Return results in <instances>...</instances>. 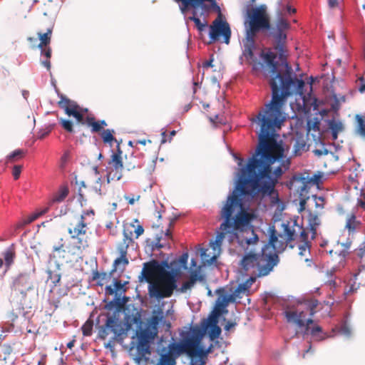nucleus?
<instances>
[{
  "label": "nucleus",
  "mask_w": 365,
  "mask_h": 365,
  "mask_svg": "<svg viewBox=\"0 0 365 365\" xmlns=\"http://www.w3.org/2000/svg\"><path fill=\"white\" fill-rule=\"evenodd\" d=\"M63 244H61L60 245L58 246H55L53 247V252H60L61 250H62L63 252H64L65 250H63Z\"/></svg>",
  "instance_id": "nucleus-61"
},
{
  "label": "nucleus",
  "mask_w": 365,
  "mask_h": 365,
  "mask_svg": "<svg viewBox=\"0 0 365 365\" xmlns=\"http://www.w3.org/2000/svg\"><path fill=\"white\" fill-rule=\"evenodd\" d=\"M68 195V188L66 186L61 187L58 192L54 195L53 200L54 202L63 201Z\"/></svg>",
  "instance_id": "nucleus-38"
},
{
  "label": "nucleus",
  "mask_w": 365,
  "mask_h": 365,
  "mask_svg": "<svg viewBox=\"0 0 365 365\" xmlns=\"http://www.w3.org/2000/svg\"><path fill=\"white\" fill-rule=\"evenodd\" d=\"M235 323H233V322H228L225 327V330H230L232 327H235Z\"/></svg>",
  "instance_id": "nucleus-63"
},
{
  "label": "nucleus",
  "mask_w": 365,
  "mask_h": 365,
  "mask_svg": "<svg viewBox=\"0 0 365 365\" xmlns=\"http://www.w3.org/2000/svg\"><path fill=\"white\" fill-rule=\"evenodd\" d=\"M287 12L289 14H294L296 12V9L294 8H292L291 6L287 5L286 7Z\"/></svg>",
  "instance_id": "nucleus-62"
},
{
  "label": "nucleus",
  "mask_w": 365,
  "mask_h": 365,
  "mask_svg": "<svg viewBox=\"0 0 365 365\" xmlns=\"http://www.w3.org/2000/svg\"><path fill=\"white\" fill-rule=\"evenodd\" d=\"M247 245L255 244L258 242V237L257 235H255L253 238H250L246 240Z\"/></svg>",
  "instance_id": "nucleus-56"
},
{
  "label": "nucleus",
  "mask_w": 365,
  "mask_h": 365,
  "mask_svg": "<svg viewBox=\"0 0 365 365\" xmlns=\"http://www.w3.org/2000/svg\"><path fill=\"white\" fill-rule=\"evenodd\" d=\"M316 206L317 207H319L320 209H322L324 207V197H319L316 198Z\"/></svg>",
  "instance_id": "nucleus-52"
},
{
  "label": "nucleus",
  "mask_w": 365,
  "mask_h": 365,
  "mask_svg": "<svg viewBox=\"0 0 365 365\" xmlns=\"http://www.w3.org/2000/svg\"><path fill=\"white\" fill-rule=\"evenodd\" d=\"M59 123L61 125L63 128L68 133L73 132V123L71 120H65L63 118L59 119Z\"/></svg>",
  "instance_id": "nucleus-44"
},
{
  "label": "nucleus",
  "mask_w": 365,
  "mask_h": 365,
  "mask_svg": "<svg viewBox=\"0 0 365 365\" xmlns=\"http://www.w3.org/2000/svg\"><path fill=\"white\" fill-rule=\"evenodd\" d=\"M209 327L195 325L180 332V337L184 340L187 355L190 358L191 365H205V358L212 351V344L207 349L200 345L203 336L207 333L209 334Z\"/></svg>",
  "instance_id": "nucleus-6"
},
{
  "label": "nucleus",
  "mask_w": 365,
  "mask_h": 365,
  "mask_svg": "<svg viewBox=\"0 0 365 365\" xmlns=\"http://www.w3.org/2000/svg\"><path fill=\"white\" fill-rule=\"evenodd\" d=\"M356 251L357 256L362 258L365 255V243L361 244Z\"/></svg>",
  "instance_id": "nucleus-50"
},
{
  "label": "nucleus",
  "mask_w": 365,
  "mask_h": 365,
  "mask_svg": "<svg viewBox=\"0 0 365 365\" xmlns=\"http://www.w3.org/2000/svg\"><path fill=\"white\" fill-rule=\"evenodd\" d=\"M197 10H195L193 16L190 17V19L192 21H194L196 27L200 31H202L204 30V29L207 26V23H202L200 19L195 16Z\"/></svg>",
  "instance_id": "nucleus-43"
},
{
  "label": "nucleus",
  "mask_w": 365,
  "mask_h": 365,
  "mask_svg": "<svg viewBox=\"0 0 365 365\" xmlns=\"http://www.w3.org/2000/svg\"><path fill=\"white\" fill-rule=\"evenodd\" d=\"M93 321L88 319L81 327L84 336H91L92 334Z\"/></svg>",
  "instance_id": "nucleus-41"
},
{
  "label": "nucleus",
  "mask_w": 365,
  "mask_h": 365,
  "mask_svg": "<svg viewBox=\"0 0 365 365\" xmlns=\"http://www.w3.org/2000/svg\"><path fill=\"white\" fill-rule=\"evenodd\" d=\"M361 227V222L356 220L354 214L348 215L345 227L348 230L349 233H354L359 230Z\"/></svg>",
  "instance_id": "nucleus-22"
},
{
  "label": "nucleus",
  "mask_w": 365,
  "mask_h": 365,
  "mask_svg": "<svg viewBox=\"0 0 365 365\" xmlns=\"http://www.w3.org/2000/svg\"><path fill=\"white\" fill-rule=\"evenodd\" d=\"M168 263L160 264L157 260H152L143 265L140 279H145L149 284L150 297H170L174 290L186 292L192 288L196 282L202 280V276L197 271L191 272L190 278L185 282L180 289H177V280L175 273L165 269Z\"/></svg>",
  "instance_id": "nucleus-3"
},
{
  "label": "nucleus",
  "mask_w": 365,
  "mask_h": 365,
  "mask_svg": "<svg viewBox=\"0 0 365 365\" xmlns=\"http://www.w3.org/2000/svg\"><path fill=\"white\" fill-rule=\"evenodd\" d=\"M26 153V152L22 149H17L14 150L6 157V163H15L22 159L23 158H24Z\"/></svg>",
  "instance_id": "nucleus-32"
},
{
  "label": "nucleus",
  "mask_w": 365,
  "mask_h": 365,
  "mask_svg": "<svg viewBox=\"0 0 365 365\" xmlns=\"http://www.w3.org/2000/svg\"><path fill=\"white\" fill-rule=\"evenodd\" d=\"M322 178L323 175L321 173H318L317 174L313 175L310 178L309 182L314 185H319V184L322 183Z\"/></svg>",
  "instance_id": "nucleus-45"
},
{
  "label": "nucleus",
  "mask_w": 365,
  "mask_h": 365,
  "mask_svg": "<svg viewBox=\"0 0 365 365\" xmlns=\"http://www.w3.org/2000/svg\"><path fill=\"white\" fill-rule=\"evenodd\" d=\"M249 281L246 282L243 284H240L235 292L231 294L229 293L225 288H220L216 290V294L217 297H238L240 294H246L247 296L250 295L249 287L250 285Z\"/></svg>",
  "instance_id": "nucleus-17"
},
{
  "label": "nucleus",
  "mask_w": 365,
  "mask_h": 365,
  "mask_svg": "<svg viewBox=\"0 0 365 365\" xmlns=\"http://www.w3.org/2000/svg\"><path fill=\"white\" fill-rule=\"evenodd\" d=\"M290 227H294V232H295V238L297 236V233H299V240L302 242V244L306 242L309 244L308 241V234L306 232V230L301 226L298 225L295 222L293 224H290Z\"/></svg>",
  "instance_id": "nucleus-29"
},
{
  "label": "nucleus",
  "mask_w": 365,
  "mask_h": 365,
  "mask_svg": "<svg viewBox=\"0 0 365 365\" xmlns=\"http://www.w3.org/2000/svg\"><path fill=\"white\" fill-rule=\"evenodd\" d=\"M10 318H11L10 320L11 322V325L13 327H14L16 321L18 319V317L16 315H15L14 314H11L10 316Z\"/></svg>",
  "instance_id": "nucleus-60"
},
{
  "label": "nucleus",
  "mask_w": 365,
  "mask_h": 365,
  "mask_svg": "<svg viewBox=\"0 0 365 365\" xmlns=\"http://www.w3.org/2000/svg\"><path fill=\"white\" fill-rule=\"evenodd\" d=\"M238 298H217L214 309L207 319H203L200 325L209 327V337L211 341L217 339L221 334V328L218 326V319L227 312V307L230 302H237Z\"/></svg>",
  "instance_id": "nucleus-7"
},
{
  "label": "nucleus",
  "mask_w": 365,
  "mask_h": 365,
  "mask_svg": "<svg viewBox=\"0 0 365 365\" xmlns=\"http://www.w3.org/2000/svg\"><path fill=\"white\" fill-rule=\"evenodd\" d=\"M308 222L311 227V230L313 231V234H315L317 227L320 224V220L318 215L310 212L308 216Z\"/></svg>",
  "instance_id": "nucleus-34"
},
{
  "label": "nucleus",
  "mask_w": 365,
  "mask_h": 365,
  "mask_svg": "<svg viewBox=\"0 0 365 365\" xmlns=\"http://www.w3.org/2000/svg\"><path fill=\"white\" fill-rule=\"evenodd\" d=\"M47 303H48L49 304H53V308H51V309L52 311H54L57 307H58V303H59V301L58 300L57 302H54L53 300H51V299H48L47 300Z\"/></svg>",
  "instance_id": "nucleus-55"
},
{
  "label": "nucleus",
  "mask_w": 365,
  "mask_h": 365,
  "mask_svg": "<svg viewBox=\"0 0 365 365\" xmlns=\"http://www.w3.org/2000/svg\"><path fill=\"white\" fill-rule=\"evenodd\" d=\"M128 282L114 278L112 284L105 287L106 295H113L114 297H126L125 292L128 289Z\"/></svg>",
  "instance_id": "nucleus-15"
},
{
  "label": "nucleus",
  "mask_w": 365,
  "mask_h": 365,
  "mask_svg": "<svg viewBox=\"0 0 365 365\" xmlns=\"http://www.w3.org/2000/svg\"><path fill=\"white\" fill-rule=\"evenodd\" d=\"M85 125L91 128L92 133H99L102 130L99 121H96L93 116H86Z\"/></svg>",
  "instance_id": "nucleus-31"
},
{
  "label": "nucleus",
  "mask_w": 365,
  "mask_h": 365,
  "mask_svg": "<svg viewBox=\"0 0 365 365\" xmlns=\"http://www.w3.org/2000/svg\"><path fill=\"white\" fill-rule=\"evenodd\" d=\"M128 264H129V259L127 257V256H119L113 261L111 273H113V272H116L117 270L123 272L125 269V267Z\"/></svg>",
  "instance_id": "nucleus-23"
},
{
  "label": "nucleus",
  "mask_w": 365,
  "mask_h": 365,
  "mask_svg": "<svg viewBox=\"0 0 365 365\" xmlns=\"http://www.w3.org/2000/svg\"><path fill=\"white\" fill-rule=\"evenodd\" d=\"M144 232L143 227L140 225L138 220H135L133 222L126 223L123 226V236L121 242L116 245V251L120 256H127L128 249L133 242V235L135 238H138Z\"/></svg>",
  "instance_id": "nucleus-8"
},
{
  "label": "nucleus",
  "mask_w": 365,
  "mask_h": 365,
  "mask_svg": "<svg viewBox=\"0 0 365 365\" xmlns=\"http://www.w3.org/2000/svg\"><path fill=\"white\" fill-rule=\"evenodd\" d=\"M47 274V283L50 282L49 286L51 287L50 292L53 294L61 295V293L59 292V287L61 286V273L59 272L58 268H55L52 269L51 268H48L46 271Z\"/></svg>",
  "instance_id": "nucleus-16"
},
{
  "label": "nucleus",
  "mask_w": 365,
  "mask_h": 365,
  "mask_svg": "<svg viewBox=\"0 0 365 365\" xmlns=\"http://www.w3.org/2000/svg\"><path fill=\"white\" fill-rule=\"evenodd\" d=\"M299 256L300 257V259L304 262H308L309 256L310 255V250H309V245L308 243H303L301 245H299Z\"/></svg>",
  "instance_id": "nucleus-33"
},
{
  "label": "nucleus",
  "mask_w": 365,
  "mask_h": 365,
  "mask_svg": "<svg viewBox=\"0 0 365 365\" xmlns=\"http://www.w3.org/2000/svg\"><path fill=\"white\" fill-rule=\"evenodd\" d=\"M94 216V211L93 210L84 211L80 216V218H83L84 221H86V217Z\"/></svg>",
  "instance_id": "nucleus-51"
},
{
  "label": "nucleus",
  "mask_w": 365,
  "mask_h": 365,
  "mask_svg": "<svg viewBox=\"0 0 365 365\" xmlns=\"http://www.w3.org/2000/svg\"><path fill=\"white\" fill-rule=\"evenodd\" d=\"M355 119L357 122L356 130L358 133L365 137V117L361 115H356Z\"/></svg>",
  "instance_id": "nucleus-35"
},
{
  "label": "nucleus",
  "mask_w": 365,
  "mask_h": 365,
  "mask_svg": "<svg viewBox=\"0 0 365 365\" xmlns=\"http://www.w3.org/2000/svg\"><path fill=\"white\" fill-rule=\"evenodd\" d=\"M112 273L108 274L106 272H99L98 271H93L92 273V279L93 281L97 282V284L103 286L104 283L108 282L110 279Z\"/></svg>",
  "instance_id": "nucleus-25"
},
{
  "label": "nucleus",
  "mask_w": 365,
  "mask_h": 365,
  "mask_svg": "<svg viewBox=\"0 0 365 365\" xmlns=\"http://www.w3.org/2000/svg\"><path fill=\"white\" fill-rule=\"evenodd\" d=\"M361 286L359 284V282L356 279H354V277H351L344 287V294H354L356 293L357 289Z\"/></svg>",
  "instance_id": "nucleus-26"
},
{
  "label": "nucleus",
  "mask_w": 365,
  "mask_h": 365,
  "mask_svg": "<svg viewBox=\"0 0 365 365\" xmlns=\"http://www.w3.org/2000/svg\"><path fill=\"white\" fill-rule=\"evenodd\" d=\"M245 22L246 36L243 40V54L245 58L253 59L255 37L262 31L272 40L274 51L262 53L269 67V85L272 99L266 103L257 115L250 118L258 129V145L255 153L247 163H291L284 156V150L276 139L277 132L281 129L286 116L283 107L287 98L294 93H302L304 82L293 76L292 68L287 62V31L290 24L282 16L270 23L265 5L252 8L247 12Z\"/></svg>",
  "instance_id": "nucleus-1"
},
{
  "label": "nucleus",
  "mask_w": 365,
  "mask_h": 365,
  "mask_svg": "<svg viewBox=\"0 0 365 365\" xmlns=\"http://www.w3.org/2000/svg\"><path fill=\"white\" fill-rule=\"evenodd\" d=\"M334 269H331V270H329L327 272V276L328 277V282L329 283V285H335L336 282L333 279V276H334Z\"/></svg>",
  "instance_id": "nucleus-49"
},
{
  "label": "nucleus",
  "mask_w": 365,
  "mask_h": 365,
  "mask_svg": "<svg viewBox=\"0 0 365 365\" xmlns=\"http://www.w3.org/2000/svg\"><path fill=\"white\" fill-rule=\"evenodd\" d=\"M58 105L64 110L66 114L75 118L78 123L85 125L84 113L87 111V109L81 108L76 102L62 94L60 95V101L58 102Z\"/></svg>",
  "instance_id": "nucleus-13"
},
{
  "label": "nucleus",
  "mask_w": 365,
  "mask_h": 365,
  "mask_svg": "<svg viewBox=\"0 0 365 365\" xmlns=\"http://www.w3.org/2000/svg\"><path fill=\"white\" fill-rule=\"evenodd\" d=\"M22 170V166L17 165H14L12 170V175L14 176V180H17L19 178L21 173Z\"/></svg>",
  "instance_id": "nucleus-47"
},
{
  "label": "nucleus",
  "mask_w": 365,
  "mask_h": 365,
  "mask_svg": "<svg viewBox=\"0 0 365 365\" xmlns=\"http://www.w3.org/2000/svg\"><path fill=\"white\" fill-rule=\"evenodd\" d=\"M361 199L358 200V205L363 209H365V189H362L361 192Z\"/></svg>",
  "instance_id": "nucleus-48"
},
{
  "label": "nucleus",
  "mask_w": 365,
  "mask_h": 365,
  "mask_svg": "<svg viewBox=\"0 0 365 365\" xmlns=\"http://www.w3.org/2000/svg\"><path fill=\"white\" fill-rule=\"evenodd\" d=\"M130 298H113L109 302L108 308L113 309L115 307L116 311H120L124 305L129 302Z\"/></svg>",
  "instance_id": "nucleus-30"
},
{
  "label": "nucleus",
  "mask_w": 365,
  "mask_h": 365,
  "mask_svg": "<svg viewBox=\"0 0 365 365\" xmlns=\"http://www.w3.org/2000/svg\"><path fill=\"white\" fill-rule=\"evenodd\" d=\"M3 256L5 262L6 268V269H9L10 267L13 264L14 259L16 257V252L14 248L13 247L8 248L3 253Z\"/></svg>",
  "instance_id": "nucleus-27"
},
{
  "label": "nucleus",
  "mask_w": 365,
  "mask_h": 365,
  "mask_svg": "<svg viewBox=\"0 0 365 365\" xmlns=\"http://www.w3.org/2000/svg\"><path fill=\"white\" fill-rule=\"evenodd\" d=\"M283 231L278 234L274 228L270 230L269 240L262 249L261 254L250 252L241 261L245 271L256 268L258 277L268 275L279 263L278 253L282 252L289 242L295 240L294 227L290 222L282 223Z\"/></svg>",
  "instance_id": "nucleus-2"
},
{
  "label": "nucleus",
  "mask_w": 365,
  "mask_h": 365,
  "mask_svg": "<svg viewBox=\"0 0 365 365\" xmlns=\"http://www.w3.org/2000/svg\"><path fill=\"white\" fill-rule=\"evenodd\" d=\"M52 50L50 46H43L41 48V55L43 58L41 59V63L47 71H50L51 68L50 58L51 57Z\"/></svg>",
  "instance_id": "nucleus-20"
},
{
  "label": "nucleus",
  "mask_w": 365,
  "mask_h": 365,
  "mask_svg": "<svg viewBox=\"0 0 365 365\" xmlns=\"http://www.w3.org/2000/svg\"><path fill=\"white\" fill-rule=\"evenodd\" d=\"M328 4L329 8H335L338 6V0H329Z\"/></svg>",
  "instance_id": "nucleus-58"
},
{
  "label": "nucleus",
  "mask_w": 365,
  "mask_h": 365,
  "mask_svg": "<svg viewBox=\"0 0 365 365\" xmlns=\"http://www.w3.org/2000/svg\"><path fill=\"white\" fill-rule=\"evenodd\" d=\"M123 152L120 148V143L116 146V150L113 152L108 162L109 168H108L107 182L109 183L110 181H118L123 177V170H124L122 156Z\"/></svg>",
  "instance_id": "nucleus-11"
},
{
  "label": "nucleus",
  "mask_w": 365,
  "mask_h": 365,
  "mask_svg": "<svg viewBox=\"0 0 365 365\" xmlns=\"http://www.w3.org/2000/svg\"><path fill=\"white\" fill-rule=\"evenodd\" d=\"M182 354H187V350L183 338L180 337V342H172L168 344V351L160 355L156 365H175L176 359Z\"/></svg>",
  "instance_id": "nucleus-12"
},
{
  "label": "nucleus",
  "mask_w": 365,
  "mask_h": 365,
  "mask_svg": "<svg viewBox=\"0 0 365 365\" xmlns=\"http://www.w3.org/2000/svg\"><path fill=\"white\" fill-rule=\"evenodd\" d=\"M53 29V25L51 22L46 28V31L45 33L38 32L37 34L40 40V43L37 45L38 48H42L43 46H48L51 39Z\"/></svg>",
  "instance_id": "nucleus-19"
},
{
  "label": "nucleus",
  "mask_w": 365,
  "mask_h": 365,
  "mask_svg": "<svg viewBox=\"0 0 365 365\" xmlns=\"http://www.w3.org/2000/svg\"><path fill=\"white\" fill-rule=\"evenodd\" d=\"M306 147V143L303 139H297L295 140L294 144V150L293 153L295 156L300 155L305 150Z\"/></svg>",
  "instance_id": "nucleus-36"
},
{
  "label": "nucleus",
  "mask_w": 365,
  "mask_h": 365,
  "mask_svg": "<svg viewBox=\"0 0 365 365\" xmlns=\"http://www.w3.org/2000/svg\"><path fill=\"white\" fill-rule=\"evenodd\" d=\"M319 302L316 298H303L299 300L296 306H287L284 314L287 322L294 324L302 330L304 335L310 334L316 336L322 332V328L314 324L312 317L317 312Z\"/></svg>",
  "instance_id": "nucleus-5"
},
{
  "label": "nucleus",
  "mask_w": 365,
  "mask_h": 365,
  "mask_svg": "<svg viewBox=\"0 0 365 365\" xmlns=\"http://www.w3.org/2000/svg\"><path fill=\"white\" fill-rule=\"evenodd\" d=\"M27 41L30 42V43L32 45L33 48L37 47L36 42L37 39L34 37H28Z\"/></svg>",
  "instance_id": "nucleus-57"
},
{
  "label": "nucleus",
  "mask_w": 365,
  "mask_h": 365,
  "mask_svg": "<svg viewBox=\"0 0 365 365\" xmlns=\"http://www.w3.org/2000/svg\"><path fill=\"white\" fill-rule=\"evenodd\" d=\"M220 35L224 36L225 43L228 44L231 36L230 26L227 22L221 19V16H218L210 26V37L212 41H215Z\"/></svg>",
  "instance_id": "nucleus-14"
},
{
  "label": "nucleus",
  "mask_w": 365,
  "mask_h": 365,
  "mask_svg": "<svg viewBox=\"0 0 365 365\" xmlns=\"http://www.w3.org/2000/svg\"><path fill=\"white\" fill-rule=\"evenodd\" d=\"M133 322L137 324L134 343L136 355L134 361L137 364L147 361L151 354V344L158 337L159 332H170L171 323L166 319L162 309L153 310L150 317L143 321L140 317H134Z\"/></svg>",
  "instance_id": "nucleus-4"
},
{
  "label": "nucleus",
  "mask_w": 365,
  "mask_h": 365,
  "mask_svg": "<svg viewBox=\"0 0 365 365\" xmlns=\"http://www.w3.org/2000/svg\"><path fill=\"white\" fill-rule=\"evenodd\" d=\"M14 289L22 295H26L27 292L34 289L32 282L26 276L19 277L14 283Z\"/></svg>",
  "instance_id": "nucleus-18"
},
{
  "label": "nucleus",
  "mask_w": 365,
  "mask_h": 365,
  "mask_svg": "<svg viewBox=\"0 0 365 365\" xmlns=\"http://www.w3.org/2000/svg\"><path fill=\"white\" fill-rule=\"evenodd\" d=\"M156 240L157 241H156V242L155 243V245H154L156 249L160 250V249H161V248L165 247V245L163 244L160 243V237L157 238Z\"/></svg>",
  "instance_id": "nucleus-59"
},
{
  "label": "nucleus",
  "mask_w": 365,
  "mask_h": 365,
  "mask_svg": "<svg viewBox=\"0 0 365 365\" xmlns=\"http://www.w3.org/2000/svg\"><path fill=\"white\" fill-rule=\"evenodd\" d=\"M342 332L348 336H349L351 334V331H350L349 329L346 326L342 327Z\"/></svg>",
  "instance_id": "nucleus-64"
},
{
  "label": "nucleus",
  "mask_w": 365,
  "mask_h": 365,
  "mask_svg": "<svg viewBox=\"0 0 365 365\" xmlns=\"http://www.w3.org/2000/svg\"><path fill=\"white\" fill-rule=\"evenodd\" d=\"M353 277L354 279L358 281L359 284H361L362 287L365 286V266L359 268L358 272L354 274Z\"/></svg>",
  "instance_id": "nucleus-40"
},
{
  "label": "nucleus",
  "mask_w": 365,
  "mask_h": 365,
  "mask_svg": "<svg viewBox=\"0 0 365 365\" xmlns=\"http://www.w3.org/2000/svg\"><path fill=\"white\" fill-rule=\"evenodd\" d=\"M115 133V132L114 130H103L101 133V137L104 143H108L112 146L113 142L116 143L117 144L119 143L116 138H115L113 136Z\"/></svg>",
  "instance_id": "nucleus-28"
},
{
  "label": "nucleus",
  "mask_w": 365,
  "mask_h": 365,
  "mask_svg": "<svg viewBox=\"0 0 365 365\" xmlns=\"http://www.w3.org/2000/svg\"><path fill=\"white\" fill-rule=\"evenodd\" d=\"M202 1H207L208 3H211L213 7H215L217 10L219 9V6L217 5L215 0H190V4L189 6H191L195 10H197V6L202 4Z\"/></svg>",
  "instance_id": "nucleus-42"
},
{
  "label": "nucleus",
  "mask_w": 365,
  "mask_h": 365,
  "mask_svg": "<svg viewBox=\"0 0 365 365\" xmlns=\"http://www.w3.org/2000/svg\"><path fill=\"white\" fill-rule=\"evenodd\" d=\"M212 62H213V58H212L210 60L205 61L202 63V67L204 68H210V67H212L213 66Z\"/></svg>",
  "instance_id": "nucleus-54"
},
{
  "label": "nucleus",
  "mask_w": 365,
  "mask_h": 365,
  "mask_svg": "<svg viewBox=\"0 0 365 365\" xmlns=\"http://www.w3.org/2000/svg\"><path fill=\"white\" fill-rule=\"evenodd\" d=\"M48 210V208H46L41 212L33 213L32 215L29 216L26 220H24L22 225H29V224L33 222L34 221L37 220L40 216L46 213Z\"/></svg>",
  "instance_id": "nucleus-39"
},
{
  "label": "nucleus",
  "mask_w": 365,
  "mask_h": 365,
  "mask_svg": "<svg viewBox=\"0 0 365 365\" xmlns=\"http://www.w3.org/2000/svg\"><path fill=\"white\" fill-rule=\"evenodd\" d=\"M110 334H113V336L109 344L122 341L127 335L122 323L113 317H108L106 324L100 327L98 330L99 337L102 339H106Z\"/></svg>",
  "instance_id": "nucleus-9"
},
{
  "label": "nucleus",
  "mask_w": 365,
  "mask_h": 365,
  "mask_svg": "<svg viewBox=\"0 0 365 365\" xmlns=\"http://www.w3.org/2000/svg\"><path fill=\"white\" fill-rule=\"evenodd\" d=\"M328 126L331 131L332 139L336 140L338 134L344 130V125L339 120L331 119L328 121Z\"/></svg>",
  "instance_id": "nucleus-21"
},
{
  "label": "nucleus",
  "mask_w": 365,
  "mask_h": 365,
  "mask_svg": "<svg viewBox=\"0 0 365 365\" xmlns=\"http://www.w3.org/2000/svg\"><path fill=\"white\" fill-rule=\"evenodd\" d=\"M124 158V169L128 171L132 170L136 168H141L143 166L142 163L137 162L136 158L133 156V154L129 157L125 155Z\"/></svg>",
  "instance_id": "nucleus-24"
},
{
  "label": "nucleus",
  "mask_w": 365,
  "mask_h": 365,
  "mask_svg": "<svg viewBox=\"0 0 365 365\" xmlns=\"http://www.w3.org/2000/svg\"><path fill=\"white\" fill-rule=\"evenodd\" d=\"M187 259H188V254L187 253H183L179 258L178 262L181 267L184 269H187Z\"/></svg>",
  "instance_id": "nucleus-46"
},
{
  "label": "nucleus",
  "mask_w": 365,
  "mask_h": 365,
  "mask_svg": "<svg viewBox=\"0 0 365 365\" xmlns=\"http://www.w3.org/2000/svg\"><path fill=\"white\" fill-rule=\"evenodd\" d=\"M314 153L317 156H322L323 155H327L328 153V150L326 149H324V150L316 149L314 150Z\"/></svg>",
  "instance_id": "nucleus-53"
},
{
  "label": "nucleus",
  "mask_w": 365,
  "mask_h": 365,
  "mask_svg": "<svg viewBox=\"0 0 365 365\" xmlns=\"http://www.w3.org/2000/svg\"><path fill=\"white\" fill-rule=\"evenodd\" d=\"M83 220V217L79 218L75 225L71 223L70 227L68 230V232L71 235V238L77 240L76 245L72 251L73 255H78L89 246L88 238L85 237L88 230V222Z\"/></svg>",
  "instance_id": "nucleus-10"
},
{
  "label": "nucleus",
  "mask_w": 365,
  "mask_h": 365,
  "mask_svg": "<svg viewBox=\"0 0 365 365\" xmlns=\"http://www.w3.org/2000/svg\"><path fill=\"white\" fill-rule=\"evenodd\" d=\"M206 2L207 1H202V4H200L197 6V9H202V12H201L202 15L204 14L205 13H208L210 10H213L219 14V17L222 16L221 10H220V7H219V9L217 10V9H215V7H213L212 6L211 3L207 4Z\"/></svg>",
  "instance_id": "nucleus-37"
}]
</instances>
